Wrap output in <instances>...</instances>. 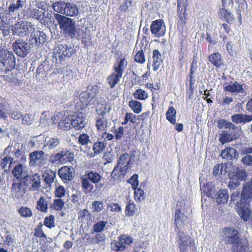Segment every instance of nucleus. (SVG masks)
<instances>
[{"label":"nucleus","instance_id":"obj_1","mask_svg":"<svg viewBox=\"0 0 252 252\" xmlns=\"http://www.w3.org/2000/svg\"><path fill=\"white\" fill-rule=\"evenodd\" d=\"M238 231L233 227H224L220 232V237L225 244L234 245L233 252H249L248 241L239 239Z\"/></svg>","mask_w":252,"mask_h":252},{"label":"nucleus","instance_id":"obj_2","mask_svg":"<svg viewBox=\"0 0 252 252\" xmlns=\"http://www.w3.org/2000/svg\"><path fill=\"white\" fill-rule=\"evenodd\" d=\"M127 65V61L125 58L121 59L114 64L113 68L114 72L107 78V82L112 88L119 81Z\"/></svg>","mask_w":252,"mask_h":252},{"label":"nucleus","instance_id":"obj_3","mask_svg":"<svg viewBox=\"0 0 252 252\" xmlns=\"http://www.w3.org/2000/svg\"><path fill=\"white\" fill-rule=\"evenodd\" d=\"M56 19L61 29L70 38H73L76 36L75 21L73 19L59 14L56 15Z\"/></svg>","mask_w":252,"mask_h":252},{"label":"nucleus","instance_id":"obj_4","mask_svg":"<svg viewBox=\"0 0 252 252\" xmlns=\"http://www.w3.org/2000/svg\"><path fill=\"white\" fill-rule=\"evenodd\" d=\"M15 59L12 52L7 50L0 51V69L4 70L5 73L15 67Z\"/></svg>","mask_w":252,"mask_h":252},{"label":"nucleus","instance_id":"obj_5","mask_svg":"<svg viewBox=\"0 0 252 252\" xmlns=\"http://www.w3.org/2000/svg\"><path fill=\"white\" fill-rule=\"evenodd\" d=\"M98 93L96 87H92L90 90L82 93L79 95V100L82 104L81 109L91 105H95L98 103V98L97 96Z\"/></svg>","mask_w":252,"mask_h":252},{"label":"nucleus","instance_id":"obj_6","mask_svg":"<svg viewBox=\"0 0 252 252\" xmlns=\"http://www.w3.org/2000/svg\"><path fill=\"white\" fill-rule=\"evenodd\" d=\"M33 30L32 25L27 21H19L13 25L11 27L12 34L20 37L26 36L29 32Z\"/></svg>","mask_w":252,"mask_h":252},{"label":"nucleus","instance_id":"obj_7","mask_svg":"<svg viewBox=\"0 0 252 252\" xmlns=\"http://www.w3.org/2000/svg\"><path fill=\"white\" fill-rule=\"evenodd\" d=\"M29 163L31 166L41 168L46 163L45 153L42 151H35L29 155Z\"/></svg>","mask_w":252,"mask_h":252},{"label":"nucleus","instance_id":"obj_8","mask_svg":"<svg viewBox=\"0 0 252 252\" xmlns=\"http://www.w3.org/2000/svg\"><path fill=\"white\" fill-rule=\"evenodd\" d=\"M12 47L15 54L22 58L26 57L31 51V47L28 42L22 39H18L14 42Z\"/></svg>","mask_w":252,"mask_h":252},{"label":"nucleus","instance_id":"obj_9","mask_svg":"<svg viewBox=\"0 0 252 252\" xmlns=\"http://www.w3.org/2000/svg\"><path fill=\"white\" fill-rule=\"evenodd\" d=\"M151 32L156 37L163 36L165 33V26L161 20H157L152 22L150 27Z\"/></svg>","mask_w":252,"mask_h":252},{"label":"nucleus","instance_id":"obj_10","mask_svg":"<svg viewBox=\"0 0 252 252\" xmlns=\"http://www.w3.org/2000/svg\"><path fill=\"white\" fill-rule=\"evenodd\" d=\"M55 55L60 59L63 60L64 57H70L74 54L73 48L66 45H58L54 49Z\"/></svg>","mask_w":252,"mask_h":252},{"label":"nucleus","instance_id":"obj_11","mask_svg":"<svg viewBox=\"0 0 252 252\" xmlns=\"http://www.w3.org/2000/svg\"><path fill=\"white\" fill-rule=\"evenodd\" d=\"M132 242V239L126 234L121 235L119 237L118 242H115L113 249L117 251H124L126 246L130 245Z\"/></svg>","mask_w":252,"mask_h":252},{"label":"nucleus","instance_id":"obj_12","mask_svg":"<svg viewBox=\"0 0 252 252\" xmlns=\"http://www.w3.org/2000/svg\"><path fill=\"white\" fill-rule=\"evenodd\" d=\"M179 248L181 252H185L189 246L190 248L194 247V242L189 236L185 235L184 233H180L179 231Z\"/></svg>","mask_w":252,"mask_h":252},{"label":"nucleus","instance_id":"obj_13","mask_svg":"<svg viewBox=\"0 0 252 252\" xmlns=\"http://www.w3.org/2000/svg\"><path fill=\"white\" fill-rule=\"evenodd\" d=\"M187 10H177V16L178 17L177 29L181 32H186L188 29L187 25Z\"/></svg>","mask_w":252,"mask_h":252},{"label":"nucleus","instance_id":"obj_14","mask_svg":"<svg viewBox=\"0 0 252 252\" xmlns=\"http://www.w3.org/2000/svg\"><path fill=\"white\" fill-rule=\"evenodd\" d=\"M46 40V35L42 31H36L32 32L30 41L33 45L44 44Z\"/></svg>","mask_w":252,"mask_h":252},{"label":"nucleus","instance_id":"obj_15","mask_svg":"<svg viewBox=\"0 0 252 252\" xmlns=\"http://www.w3.org/2000/svg\"><path fill=\"white\" fill-rule=\"evenodd\" d=\"M243 186L241 199L239 202L250 203L252 198V186H250L249 182L244 183Z\"/></svg>","mask_w":252,"mask_h":252},{"label":"nucleus","instance_id":"obj_16","mask_svg":"<svg viewBox=\"0 0 252 252\" xmlns=\"http://www.w3.org/2000/svg\"><path fill=\"white\" fill-rule=\"evenodd\" d=\"M174 217L175 224L177 228V230L176 231L177 232L179 228L188 223V218L185 215L181 208L176 209Z\"/></svg>","mask_w":252,"mask_h":252},{"label":"nucleus","instance_id":"obj_17","mask_svg":"<svg viewBox=\"0 0 252 252\" xmlns=\"http://www.w3.org/2000/svg\"><path fill=\"white\" fill-rule=\"evenodd\" d=\"M239 135L237 131L228 130L222 131L219 135V140L222 144L230 142L238 138Z\"/></svg>","mask_w":252,"mask_h":252},{"label":"nucleus","instance_id":"obj_18","mask_svg":"<svg viewBox=\"0 0 252 252\" xmlns=\"http://www.w3.org/2000/svg\"><path fill=\"white\" fill-rule=\"evenodd\" d=\"M78 142L80 145L81 151L87 152L90 150L92 142L88 134L86 133L80 134L78 137Z\"/></svg>","mask_w":252,"mask_h":252},{"label":"nucleus","instance_id":"obj_19","mask_svg":"<svg viewBox=\"0 0 252 252\" xmlns=\"http://www.w3.org/2000/svg\"><path fill=\"white\" fill-rule=\"evenodd\" d=\"M71 123L72 127L79 130L85 127L84 118L83 114L80 112H76L71 115Z\"/></svg>","mask_w":252,"mask_h":252},{"label":"nucleus","instance_id":"obj_20","mask_svg":"<svg viewBox=\"0 0 252 252\" xmlns=\"http://www.w3.org/2000/svg\"><path fill=\"white\" fill-rule=\"evenodd\" d=\"M25 186L22 183H14L11 187V194L14 198H21L25 194Z\"/></svg>","mask_w":252,"mask_h":252},{"label":"nucleus","instance_id":"obj_21","mask_svg":"<svg viewBox=\"0 0 252 252\" xmlns=\"http://www.w3.org/2000/svg\"><path fill=\"white\" fill-rule=\"evenodd\" d=\"M58 174L63 181H69L74 177V170L73 168L63 166L59 170Z\"/></svg>","mask_w":252,"mask_h":252},{"label":"nucleus","instance_id":"obj_22","mask_svg":"<svg viewBox=\"0 0 252 252\" xmlns=\"http://www.w3.org/2000/svg\"><path fill=\"white\" fill-rule=\"evenodd\" d=\"M16 16L11 18L6 8L0 6V24L2 26L8 25L12 23Z\"/></svg>","mask_w":252,"mask_h":252},{"label":"nucleus","instance_id":"obj_23","mask_svg":"<svg viewBox=\"0 0 252 252\" xmlns=\"http://www.w3.org/2000/svg\"><path fill=\"white\" fill-rule=\"evenodd\" d=\"M61 140L57 136H47L45 139V143L43 147L44 150L48 148L52 150L57 147L60 144Z\"/></svg>","mask_w":252,"mask_h":252},{"label":"nucleus","instance_id":"obj_24","mask_svg":"<svg viewBox=\"0 0 252 252\" xmlns=\"http://www.w3.org/2000/svg\"><path fill=\"white\" fill-rule=\"evenodd\" d=\"M26 180L29 182L30 185V189L35 190L41 187V179L40 176L35 173L31 176H27Z\"/></svg>","mask_w":252,"mask_h":252},{"label":"nucleus","instance_id":"obj_25","mask_svg":"<svg viewBox=\"0 0 252 252\" xmlns=\"http://www.w3.org/2000/svg\"><path fill=\"white\" fill-rule=\"evenodd\" d=\"M58 127L59 128L63 130L68 129L72 127L71 115H69L67 112L66 114L64 113L63 116L59 122Z\"/></svg>","mask_w":252,"mask_h":252},{"label":"nucleus","instance_id":"obj_26","mask_svg":"<svg viewBox=\"0 0 252 252\" xmlns=\"http://www.w3.org/2000/svg\"><path fill=\"white\" fill-rule=\"evenodd\" d=\"M86 245L99 244L105 240V236L102 233H96L94 236L86 235Z\"/></svg>","mask_w":252,"mask_h":252},{"label":"nucleus","instance_id":"obj_27","mask_svg":"<svg viewBox=\"0 0 252 252\" xmlns=\"http://www.w3.org/2000/svg\"><path fill=\"white\" fill-rule=\"evenodd\" d=\"M226 6H222L218 11V17L220 19H224L225 21L231 24L234 20L233 14L226 8Z\"/></svg>","mask_w":252,"mask_h":252},{"label":"nucleus","instance_id":"obj_28","mask_svg":"<svg viewBox=\"0 0 252 252\" xmlns=\"http://www.w3.org/2000/svg\"><path fill=\"white\" fill-rule=\"evenodd\" d=\"M95 126L99 132L106 131L108 126L107 118L104 116H97L95 118Z\"/></svg>","mask_w":252,"mask_h":252},{"label":"nucleus","instance_id":"obj_29","mask_svg":"<svg viewBox=\"0 0 252 252\" xmlns=\"http://www.w3.org/2000/svg\"><path fill=\"white\" fill-rule=\"evenodd\" d=\"M231 118L232 121L236 124H245L252 121V115L236 114L231 116Z\"/></svg>","mask_w":252,"mask_h":252},{"label":"nucleus","instance_id":"obj_30","mask_svg":"<svg viewBox=\"0 0 252 252\" xmlns=\"http://www.w3.org/2000/svg\"><path fill=\"white\" fill-rule=\"evenodd\" d=\"M51 198L46 195L41 196L37 202L36 209L37 210L46 213L48 211V204Z\"/></svg>","mask_w":252,"mask_h":252},{"label":"nucleus","instance_id":"obj_31","mask_svg":"<svg viewBox=\"0 0 252 252\" xmlns=\"http://www.w3.org/2000/svg\"><path fill=\"white\" fill-rule=\"evenodd\" d=\"M224 91L230 93L240 94L244 92L243 86L237 82L225 86Z\"/></svg>","mask_w":252,"mask_h":252},{"label":"nucleus","instance_id":"obj_32","mask_svg":"<svg viewBox=\"0 0 252 252\" xmlns=\"http://www.w3.org/2000/svg\"><path fill=\"white\" fill-rule=\"evenodd\" d=\"M78 13V8L75 4L70 2L65 3L63 14L67 16L73 17L77 16Z\"/></svg>","mask_w":252,"mask_h":252},{"label":"nucleus","instance_id":"obj_33","mask_svg":"<svg viewBox=\"0 0 252 252\" xmlns=\"http://www.w3.org/2000/svg\"><path fill=\"white\" fill-rule=\"evenodd\" d=\"M24 5V2L22 0H14L10 2V4L8 7V13H9V16L13 17L16 16L13 15L14 12L17 11L20 8H22Z\"/></svg>","mask_w":252,"mask_h":252},{"label":"nucleus","instance_id":"obj_34","mask_svg":"<svg viewBox=\"0 0 252 252\" xmlns=\"http://www.w3.org/2000/svg\"><path fill=\"white\" fill-rule=\"evenodd\" d=\"M30 17L34 18L39 21L40 22L42 21L45 22V13L41 9L40 10L39 8H31L30 10Z\"/></svg>","mask_w":252,"mask_h":252},{"label":"nucleus","instance_id":"obj_35","mask_svg":"<svg viewBox=\"0 0 252 252\" xmlns=\"http://www.w3.org/2000/svg\"><path fill=\"white\" fill-rule=\"evenodd\" d=\"M12 173L17 179L25 178L27 176L25 167L22 164L16 165L12 171Z\"/></svg>","mask_w":252,"mask_h":252},{"label":"nucleus","instance_id":"obj_36","mask_svg":"<svg viewBox=\"0 0 252 252\" xmlns=\"http://www.w3.org/2000/svg\"><path fill=\"white\" fill-rule=\"evenodd\" d=\"M131 156L126 153L123 154L120 157L118 161V165L119 167H127L128 170L129 168V165L131 163Z\"/></svg>","mask_w":252,"mask_h":252},{"label":"nucleus","instance_id":"obj_37","mask_svg":"<svg viewBox=\"0 0 252 252\" xmlns=\"http://www.w3.org/2000/svg\"><path fill=\"white\" fill-rule=\"evenodd\" d=\"M85 176L92 183L97 184L102 178L101 175L94 170H87L86 171Z\"/></svg>","mask_w":252,"mask_h":252},{"label":"nucleus","instance_id":"obj_38","mask_svg":"<svg viewBox=\"0 0 252 252\" xmlns=\"http://www.w3.org/2000/svg\"><path fill=\"white\" fill-rule=\"evenodd\" d=\"M216 196V201L219 204L226 203L229 198L228 192L226 189L219 190Z\"/></svg>","mask_w":252,"mask_h":252},{"label":"nucleus","instance_id":"obj_39","mask_svg":"<svg viewBox=\"0 0 252 252\" xmlns=\"http://www.w3.org/2000/svg\"><path fill=\"white\" fill-rule=\"evenodd\" d=\"M127 171V167H123L122 168L117 165L113 169L111 174V176L115 180H119L121 179L122 176L126 174Z\"/></svg>","mask_w":252,"mask_h":252},{"label":"nucleus","instance_id":"obj_40","mask_svg":"<svg viewBox=\"0 0 252 252\" xmlns=\"http://www.w3.org/2000/svg\"><path fill=\"white\" fill-rule=\"evenodd\" d=\"M49 161L52 164H61L64 163V159L63 158V152L53 154L50 156Z\"/></svg>","mask_w":252,"mask_h":252},{"label":"nucleus","instance_id":"obj_41","mask_svg":"<svg viewBox=\"0 0 252 252\" xmlns=\"http://www.w3.org/2000/svg\"><path fill=\"white\" fill-rule=\"evenodd\" d=\"M106 146V143L100 141V138H98V140L95 142L93 146V150L94 154L99 155L102 153L105 150Z\"/></svg>","mask_w":252,"mask_h":252},{"label":"nucleus","instance_id":"obj_42","mask_svg":"<svg viewBox=\"0 0 252 252\" xmlns=\"http://www.w3.org/2000/svg\"><path fill=\"white\" fill-rule=\"evenodd\" d=\"M138 212V208L135 204L132 201H129L126 207V215L128 217H131L136 214Z\"/></svg>","mask_w":252,"mask_h":252},{"label":"nucleus","instance_id":"obj_43","mask_svg":"<svg viewBox=\"0 0 252 252\" xmlns=\"http://www.w3.org/2000/svg\"><path fill=\"white\" fill-rule=\"evenodd\" d=\"M236 150L231 147H228L222 151L221 156L224 159H231L236 156Z\"/></svg>","mask_w":252,"mask_h":252},{"label":"nucleus","instance_id":"obj_44","mask_svg":"<svg viewBox=\"0 0 252 252\" xmlns=\"http://www.w3.org/2000/svg\"><path fill=\"white\" fill-rule=\"evenodd\" d=\"M153 59L154 70L156 71L158 69L162 62L161 54L158 50H155L153 51Z\"/></svg>","mask_w":252,"mask_h":252},{"label":"nucleus","instance_id":"obj_45","mask_svg":"<svg viewBox=\"0 0 252 252\" xmlns=\"http://www.w3.org/2000/svg\"><path fill=\"white\" fill-rule=\"evenodd\" d=\"M97 104L98 106L96 108V112L98 114V116H104L105 114L109 112L110 107L106 103L99 104V101L98 100V103Z\"/></svg>","mask_w":252,"mask_h":252},{"label":"nucleus","instance_id":"obj_46","mask_svg":"<svg viewBox=\"0 0 252 252\" xmlns=\"http://www.w3.org/2000/svg\"><path fill=\"white\" fill-rule=\"evenodd\" d=\"M176 111L173 106L169 107L166 113L167 120L172 124L176 123Z\"/></svg>","mask_w":252,"mask_h":252},{"label":"nucleus","instance_id":"obj_47","mask_svg":"<svg viewBox=\"0 0 252 252\" xmlns=\"http://www.w3.org/2000/svg\"><path fill=\"white\" fill-rule=\"evenodd\" d=\"M209 61L217 67L220 66L222 64L221 56L219 53H214L209 57Z\"/></svg>","mask_w":252,"mask_h":252},{"label":"nucleus","instance_id":"obj_48","mask_svg":"<svg viewBox=\"0 0 252 252\" xmlns=\"http://www.w3.org/2000/svg\"><path fill=\"white\" fill-rule=\"evenodd\" d=\"M108 223L107 220H100L94 223L93 225V230L97 233H100L103 231Z\"/></svg>","mask_w":252,"mask_h":252},{"label":"nucleus","instance_id":"obj_49","mask_svg":"<svg viewBox=\"0 0 252 252\" xmlns=\"http://www.w3.org/2000/svg\"><path fill=\"white\" fill-rule=\"evenodd\" d=\"M200 189L202 191V193L209 197L212 195V191H214V187L212 183H208L201 187Z\"/></svg>","mask_w":252,"mask_h":252},{"label":"nucleus","instance_id":"obj_50","mask_svg":"<svg viewBox=\"0 0 252 252\" xmlns=\"http://www.w3.org/2000/svg\"><path fill=\"white\" fill-rule=\"evenodd\" d=\"M128 105L134 113L138 114L141 112L142 104L140 102L134 100H130Z\"/></svg>","mask_w":252,"mask_h":252},{"label":"nucleus","instance_id":"obj_51","mask_svg":"<svg viewBox=\"0 0 252 252\" xmlns=\"http://www.w3.org/2000/svg\"><path fill=\"white\" fill-rule=\"evenodd\" d=\"M64 201L61 198L55 199L50 207L56 211H61L64 207Z\"/></svg>","mask_w":252,"mask_h":252},{"label":"nucleus","instance_id":"obj_52","mask_svg":"<svg viewBox=\"0 0 252 252\" xmlns=\"http://www.w3.org/2000/svg\"><path fill=\"white\" fill-rule=\"evenodd\" d=\"M132 0H125L120 6V9L122 11H131L134 9V4Z\"/></svg>","mask_w":252,"mask_h":252},{"label":"nucleus","instance_id":"obj_53","mask_svg":"<svg viewBox=\"0 0 252 252\" xmlns=\"http://www.w3.org/2000/svg\"><path fill=\"white\" fill-rule=\"evenodd\" d=\"M14 148L15 149L14 154L17 158L21 156L23 159L25 158V157H24L25 149H24L23 144L19 143H15Z\"/></svg>","mask_w":252,"mask_h":252},{"label":"nucleus","instance_id":"obj_54","mask_svg":"<svg viewBox=\"0 0 252 252\" xmlns=\"http://www.w3.org/2000/svg\"><path fill=\"white\" fill-rule=\"evenodd\" d=\"M133 95L135 99L141 100H145L148 97L147 93L141 89L136 90Z\"/></svg>","mask_w":252,"mask_h":252},{"label":"nucleus","instance_id":"obj_55","mask_svg":"<svg viewBox=\"0 0 252 252\" xmlns=\"http://www.w3.org/2000/svg\"><path fill=\"white\" fill-rule=\"evenodd\" d=\"M104 205L102 201H94L92 204V210L94 213H98L103 210Z\"/></svg>","mask_w":252,"mask_h":252},{"label":"nucleus","instance_id":"obj_56","mask_svg":"<svg viewBox=\"0 0 252 252\" xmlns=\"http://www.w3.org/2000/svg\"><path fill=\"white\" fill-rule=\"evenodd\" d=\"M81 185L82 189L86 190H92L94 189V186L91 181L85 176L81 178Z\"/></svg>","mask_w":252,"mask_h":252},{"label":"nucleus","instance_id":"obj_57","mask_svg":"<svg viewBox=\"0 0 252 252\" xmlns=\"http://www.w3.org/2000/svg\"><path fill=\"white\" fill-rule=\"evenodd\" d=\"M55 219L53 215H50L45 218L44 224L48 228L52 229L55 227Z\"/></svg>","mask_w":252,"mask_h":252},{"label":"nucleus","instance_id":"obj_58","mask_svg":"<svg viewBox=\"0 0 252 252\" xmlns=\"http://www.w3.org/2000/svg\"><path fill=\"white\" fill-rule=\"evenodd\" d=\"M44 181L47 184H50L54 182L56 178V173L53 171H49L44 174Z\"/></svg>","mask_w":252,"mask_h":252},{"label":"nucleus","instance_id":"obj_59","mask_svg":"<svg viewBox=\"0 0 252 252\" xmlns=\"http://www.w3.org/2000/svg\"><path fill=\"white\" fill-rule=\"evenodd\" d=\"M66 192L65 188L63 186L59 185L56 187L54 193L56 197L62 198L65 196Z\"/></svg>","mask_w":252,"mask_h":252},{"label":"nucleus","instance_id":"obj_60","mask_svg":"<svg viewBox=\"0 0 252 252\" xmlns=\"http://www.w3.org/2000/svg\"><path fill=\"white\" fill-rule=\"evenodd\" d=\"M20 216L24 218H30L32 216V213L31 209L27 207H21L18 210Z\"/></svg>","mask_w":252,"mask_h":252},{"label":"nucleus","instance_id":"obj_61","mask_svg":"<svg viewBox=\"0 0 252 252\" xmlns=\"http://www.w3.org/2000/svg\"><path fill=\"white\" fill-rule=\"evenodd\" d=\"M65 2L60 1L55 2L53 4V8L54 11L62 14L64 13V8L65 7Z\"/></svg>","mask_w":252,"mask_h":252},{"label":"nucleus","instance_id":"obj_62","mask_svg":"<svg viewBox=\"0 0 252 252\" xmlns=\"http://www.w3.org/2000/svg\"><path fill=\"white\" fill-rule=\"evenodd\" d=\"M134 190L135 200L139 202L142 201L145 199L144 191L139 188L135 189Z\"/></svg>","mask_w":252,"mask_h":252},{"label":"nucleus","instance_id":"obj_63","mask_svg":"<svg viewBox=\"0 0 252 252\" xmlns=\"http://www.w3.org/2000/svg\"><path fill=\"white\" fill-rule=\"evenodd\" d=\"M247 176V173L246 171L244 170H238L235 175L233 176V179L237 181H244L245 180Z\"/></svg>","mask_w":252,"mask_h":252},{"label":"nucleus","instance_id":"obj_64","mask_svg":"<svg viewBox=\"0 0 252 252\" xmlns=\"http://www.w3.org/2000/svg\"><path fill=\"white\" fill-rule=\"evenodd\" d=\"M241 162L245 166H252V155L243 156L241 160Z\"/></svg>","mask_w":252,"mask_h":252}]
</instances>
